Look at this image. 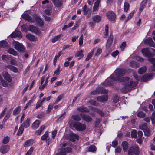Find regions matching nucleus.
Wrapping results in <instances>:
<instances>
[{"label":"nucleus","mask_w":155,"mask_h":155,"mask_svg":"<svg viewBox=\"0 0 155 155\" xmlns=\"http://www.w3.org/2000/svg\"><path fill=\"white\" fill-rule=\"evenodd\" d=\"M126 73L125 69H119L117 70L114 72V74L112 75L107 78L102 84L104 86L112 85L113 81H118L123 83L124 86L121 90L123 92L129 91L131 89L136 86L138 84L137 81H133L129 80L128 77H122Z\"/></svg>","instance_id":"obj_1"},{"label":"nucleus","mask_w":155,"mask_h":155,"mask_svg":"<svg viewBox=\"0 0 155 155\" xmlns=\"http://www.w3.org/2000/svg\"><path fill=\"white\" fill-rule=\"evenodd\" d=\"M68 124L71 127H73L78 131H82L86 129V125L85 124L80 122H74L73 120H69Z\"/></svg>","instance_id":"obj_2"},{"label":"nucleus","mask_w":155,"mask_h":155,"mask_svg":"<svg viewBox=\"0 0 155 155\" xmlns=\"http://www.w3.org/2000/svg\"><path fill=\"white\" fill-rule=\"evenodd\" d=\"M15 48L19 51L24 52L25 51V48L22 44L14 41L13 42Z\"/></svg>","instance_id":"obj_3"},{"label":"nucleus","mask_w":155,"mask_h":155,"mask_svg":"<svg viewBox=\"0 0 155 155\" xmlns=\"http://www.w3.org/2000/svg\"><path fill=\"white\" fill-rule=\"evenodd\" d=\"M108 93V91L101 87H98L95 91L91 92V94L93 95H96L99 94H104Z\"/></svg>","instance_id":"obj_4"},{"label":"nucleus","mask_w":155,"mask_h":155,"mask_svg":"<svg viewBox=\"0 0 155 155\" xmlns=\"http://www.w3.org/2000/svg\"><path fill=\"white\" fill-rule=\"evenodd\" d=\"M107 18L110 21L114 22L116 19V15L112 11H109L106 13Z\"/></svg>","instance_id":"obj_5"},{"label":"nucleus","mask_w":155,"mask_h":155,"mask_svg":"<svg viewBox=\"0 0 155 155\" xmlns=\"http://www.w3.org/2000/svg\"><path fill=\"white\" fill-rule=\"evenodd\" d=\"M151 50H152L150 49V48H143L142 50V52L144 56L149 57L152 56L151 53Z\"/></svg>","instance_id":"obj_6"},{"label":"nucleus","mask_w":155,"mask_h":155,"mask_svg":"<svg viewBox=\"0 0 155 155\" xmlns=\"http://www.w3.org/2000/svg\"><path fill=\"white\" fill-rule=\"evenodd\" d=\"M113 36L112 34L110 35L108 38L106 44V48L107 49H110L112 46V43L113 41Z\"/></svg>","instance_id":"obj_7"},{"label":"nucleus","mask_w":155,"mask_h":155,"mask_svg":"<svg viewBox=\"0 0 155 155\" xmlns=\"http://www.w3.org/2000/svg\"><path fill=\"white\" fill-rule=\"evenodd\" d=\"M80 115L82 119L87 122H90L92 120V118L88 115L82 113Z\"/></svg>","instance_id":"obj_8"},{"label":"nucleus","mask_w":155,"mask_h":155,"mask_svg":"<svg viewBox=\"0 0 155 155\" xmlns=\"http://www.w3.org/2000/svg\"><path fill=\"white\" fill-rule=\"evenodd\" d=\"M28 29L31 32L35 33L37 35L40 33V31L35 26L30 25L28 27Z\"/></svg>","instance_id":"obj_9"},{"label":"nucleus","mask_w":155,"mask_h":155,"mask_svg":"<svg viewBox=\"0 0 155 155\" xmlns=\"http://www.w3.org/2000/svg\"><path fill=\"white\" fill-rule=\"evenodd\" d=\"M10 150V147L7 145L2 147L0 148V151L2 154L7 153Z\"/></svg>","instance_id":"obj_10"},{"label":"nucleus","mask_w":155,"mask_h":155,"mask_svg":"<svg viewBox=\"0 0 155 155\" xmlns=\"http://www.w3.org/2000/svg\"><path fill=\"white\" fill-rule=\"evenodd\" d=\"M152 39L150 37L147 38L144 41L145 44L148 45L150 46L155 47V45L153 43Z\"/></svg>","instance_id":"obj_11"},{"label":"nucleus","mask_w":155,"mask_h":155,"mask_svg":"<svg viewBox=\"0 0 155 155\" xmlns=\"http://www.w3.org/2000/svg\"><path fill=\"white\" fill-rule=\"evenodd\" d=\"M69 140L71 141L74 142L75 139H78L79 136L78 135L73 133H71L69 134Z\"/></svg>","instance_id":"obj_12"},{"label":"nucleus","mask_w":155,"mask_h":155,"mask_svg":"<svg viewBox=\"0 0 155 155\" xmlns=\"http://www.w3.org/2000/svg\"><path fill=\"white\" fill-rule=\"evenodd\" d=\"M154 74L153 73L150 74H145L143 77L142 80L144 82L150 80L152 79L153 77Z\"/></svg>","instance_id":"obj_13"},{"label":"nucleus","mask_w":155,"mask_h":155,"mask_svg":"<svg viewBox=\"0 0 155 155\" xmlns=\"http://www.w3.org/2000/svg\"><path fill=\"white\" fill-rule=\"evenodd\" d=\"M108 98L107 95H103L98 96L97 98V100L99 102H104L106 101Z\"/></svg>","instance_id":"obj_14"},{"label":"nucleus","mask_w":155,"mask_h":155,"mask_svg":"<svg viewBox=\"0 0 155 155\" xmlns=\"http://www.w3.org/2000/svg\"><path fill=\"white\" fill-rule=\"evenodd\" d=\"M11 37L12 38H15V37H21V33L20 31H15L10 35Z\"/></svg>","instance_id":"obj_15"},{"label":"nucleus","mask_w":155,"mask_h":155,"mask_svg":"<svg viewBox=\"0 0 155 155\" xmlns=\"http://www.w3.org/2000/svg\"><path fill=\"white\" fill-rule=\"evenodd\" d=\"M34 143L33 140L31 139H29L25 141L24 144V147H27L32 145Z\"/></svg>","instance_id":"obj_16"},{"label":"nucleus","mask_w":155,"mask_h":155,"mask_svg":"<svg viewBox=\"0 0 155 155\" xmlns=\"http://www.w3.org/2000/svg\"><path fill=\"white\" fill-rule=\"evenodd\" d=\"M130 148H132L133 149L131 150L132 152L135 155H138L139 153V150L138 146H132Z\"/></svg>","instance_id":"obj_17"},{"label":"nucleus","mask_w":155,"mask_h":155,"mask_svg":"<svg viewBox=\"0 0 155 155\" xmlns=\"http://www.w3.org/2000/svg\"><path fill=\"white\" fill-rule=\"evenodd\" d=\"M22 18L25 20L28 21L29 22H31L33 21V20L32 18L28 14H24L22 15Z\"/></svg>","instance_id":"obj_18"},{"label":"nucleus","mask_w":155,"mask_h":155,"mask_svg":"<svg viewBox=\"0 0 155 155\" xmlns=\"http://www.w3.org/2000/svg\"><path fill=\"white\" fill-rule=\"evenodd\" d=\"M55 6L60 7L62 5L61 0H51Z\"/></svg>","instance_id":"obj_19"},{"label":"nucleus","mask_w":155,"mask_h":155,"mask_svg":"<svg viewBox=\"0 0 155 155\" xmlns=\"http://www.w3.org/2000/svg\"><path fill=\"white\" fill-rule=\"evenodd\" d=\"M82 11L84 12V14L86 15L87 14L91 15V10L87 8L86 5H85L82 8Z\"/></svg>","instance_id":"obj_20"},{"label":"nucleus","mask_w":155,"mask_h":155,"mask_svg":"<svg viewBox=\"0 0 155 155\" xmlns=\"http://www.w3.org/2000/svg\"><path fill=\"white\" fill-rule=\"evenodd\" d=\"M96 150V147L94 145H91L86 148V151L87 152H94Z\"/></svg>","instance_id":"obj_21"},{"label":"nucleus","mask_w":155,"mask_h":155,"mask_svg":"<svg viewBox=\"0 0 155 155\" xmlns=\"http://www.w3.org/2000/svg\"><path fill=\"white\" fill-rule=\"evenodd\" d=\"M35 20L37 24L41 27H42L44 23L43 21L38 17H37L35 18Z\"/></svg>","instance_id":"obj_22"},{"label":"nucleus","mask_w":155,"mask_h":155,"mask_svg":"<svg viewBox=\"0 0 155 155\" xmlns=\"http://www.w3.org/2000/svg\"><path fill=\"white\" fill-rule=\"evenodd\" d=\"M77 110L81 112H88L89 111V109L83 106L78 107Z\"/></svg>","instance_id":"obj_23"},{"label":"nucleus","mask_w":155,"mask_h":155,"mask_svg":"<svg viewBox=\"0 0 155 155\" xmlns=\"http://www.w3.org/2000/svg\"><path fill=\"white\" fill-rule=\"evenodd\" d=\"M92 110L97 113L101 116H103L104 115V113L101 109L96 108L93 107L92 108Z\"/></svg>","instance_id":"obj_24"},{"label":"nucleus","mask_w":155,"mask_h":155,"mask_svg":"<svg viewBox=\"0 0 155 155\" xmlns=\"http://www.w3.org/2000/svg\"><path fill=\"white\" fill-rule=\"evenodd\" d=\"M101 19V16L99 15H96L92 17L93 21L96 22H99Z\"/></svg>","instance_id":"obj_25"},{"label":"nucleus","mask_w":155,"mask_h":155,"mask_svg":"<svg viewBox=\"0 0 155 155\" xmlns=\"http://www.w3.org/2000/svg\"><path fill=\"white\" fill-rule=\"evenodd\" d=\"M3 75L4 78L9 82L11 81L12 80L11 78L8 73L6 72L3 73Z\"/></svg>","instance_id":"obj_26"},{"label":"nucleus","mask_w":155,"mask_h":155,"mask_svg":"<svg viewBox=\"0 0 155 155\" xmlns=\"http://www.w3.org/2000/svg\"><path fill=\"white\" fill-rule=\"evenodd\" d=\"M7 68L14 72H17L18 71V68L15 66L11 65H8L7 66Z\"/></svg>","instance_id":"obj_27"},{"label":"nucleus","mask_w":155,"mask_h":155,"mask_svg":"<svg viewBox=\"0 0 155 155\" xmlns=\"http://www.w3.org/2000/svg\"><path fill=\"white\" fill-rule=\"evenodd\" d=\"M122 145L123 146L124 151L126 152L128 148V143L126 141H124L122 143Z\"/></svg>","instance_id":"obj_28"},{"label":"nucleus","mask_w":155,"mask_h":155,"mask_svg":"<svg viewBox=\"0 0 155 155\" xmlns=\"http://www.w3.org/2000/svg\"><path fill=\"white\" fill-rule=\"evenodd\" d=\"M45 128V126L44 125L41 126L38 130H37L35 132V134L37 135H40Z\"/></svg>","instance_id":"obj_29"},{"label":"nucleus","mask_w":155,"mask_h":155,"mask_svg":"<svg viewBox=\"0 0 155 155\" xmlns=\"http://www.w3.org/2000/svg\"><path fill=\"white\" fill-rule=\"evenodd\" d=\"M26 38L31 41H34L36 40L35 37L32 34H28L27 35Z\"/></svg>","instance_id":"obj_30"},{"label":"nucleus","mask_w":155,"mask_h":155,"mask_svg":"<svg viewBox=\"0 0 155 155\" xmlns=\"http://www.w3.org/2000/svg\"><path fill=\"white\" fill-rule=\"evenodd\" d=\"M147 1V0H143L141 3L140 8V11L143 10L145 7Z\"/></svg>","instance_id":"obj_31"},{"label":"nucleus","mask_w":155,"mask_h":155,"mask_svg":"<svg viewBox=\"0 0 155 155\" xmlns=\"http://www.w3.org/2000/svg\"><path fill=\"white\" fill-rule=\"evenodd\" d=\"M40 123L38 120L35 121L32 124V127L33 129H36L39 126Z\"/></svg>","instance_id":"obj_32"},{"label":"nucleus","mask_w":155,"mask_h":155,"mask_svg":"<svg viewBox=\"0 0 155 155\" xmlns=\"http://www.w3.org/2000/svg\"><path fill=\"white\" fill-rule=\"evenodd\" d=\"M30 120L29 119L27 118L26 120V121L23 123L21 126L25 128L28 127L30 125Z\"/></svg>","instance_id":"obj_33"},{"label":"nucleus","mask_w":155,"mask_h":155,"mask_svg":"<svg viewBox=\"0 0 155 155\" xmlns=\"http://www.w3.org/2000/svg\"><path fill=\"white\" fill-rule=\"evenodd\" d=\"M0 47L2 48L8 47L7 42L5 41H1L0 42Z\"/></svg>","instance_id":"obj_34"},{"label":"nucleus","mask_w":155,"mask_h":155,"mask_svg":"<svg viewBox=\"0 0 155 155\" xmlns=\"http://www.w3.org/2000/svg\"><path fill=\"white\" fill-rule=\"evenodd\" d=\"M147 68L145 66H143L139 69L138 73L140 74H142L145 73Z\"/></svg>","instance_id":"obj_35"},{"label":"nucleus","mask_w":155,"mask_h":155,"mask_svg":"<svg viewBox=\"0 0 155 155\" xmlns=\"http://www.w3.org/2000/svg\"><path fill=\"white\" fill-rule=\"evenodd\" d=\"M75 56L79 57L80 59L83 57V55L82 54V50H81L80 51H77L75 54Z\"/></svg>","instance_id":"obj_36"},{"label":"nucleus","mask_w":155,"mask_h":155,"mask_svg":"<svg viewBox=\"0 0 155 155\" xmlns=\"http://www.w3.org/2000/svg\"><path fill=\"white\" fill-rule=\"evenodd\" d=\"M8 52L14 56H16L17 55V52L13 49H9L8 50Z\"/></svg>","instance_id":"obj_37"},{"label":"nucleus","mask_w":155,"mask_h":155,"mask_svg":"<svg viewBox=\"0 0 155 155\" xmlns=\"http://www.w3.org/2000/svg\"><path fill=\"white\" fill-rule=\"evenodd\" d=\"M21 110V108L20 107H18L16 108H15L13 110V114L14 115H16L18 114Z\"/></svg>","instance_id":"obj_38"},{"label":"nucleus","mask_w":155,"mask_h":155,"mask_svg":"<svg viewBox=\"0 0 155 155\" xmlns=\"http://www.w3.org/2000/svg\"><path fill=\"white\" fill-rule=\"evenodd\" d=\"M72 118L74 120L78 121L81 120V118L78 115H73L72 116Z\"/></svg>","instance_id":"obj_39"},{"label":"nucleus","mask_w":155,"mask_h":155,"mask_svg":"<svg viewBox=\"0 0 155 155\" xmlns=\"http://www.w3.org/2000/svg\"><path fill=\"white\" fill-rule=\"evenodd\" d=\"M62 34H61L59 35H58L57 36H55L52 39V41L53 43H54L57 41L58 39L61 37L62 36Z\"/></svg>","instance_id":"obj_40"},{"label":"nucleus","mask_w":155,"mask_h":155,"mask_svg":"<svg viewBox=\"0 0 155 155\" xmlns=\"http://www.w3.org/2000/svg\"><path fill=\"white\" fill-rule=\"evenodd\" d=\"M99 4H98V3L97 2H95L94 3V6L93 8V12H94L95 11H96L97 10L99 6Z\"/></svg>","instance_id":"obj_41"},{"label":"nucleus","mask_w":155,"mask_h":155,"mask_svg":"<svg viewBox=\"0 0 155 155\" xmlns=\"http://www.w3.org/2000/svg\"><path fill=\"white\" fill-rule=\"evenodd\" d=\"M140 128L144 131L148 128L147 126V124L146 123H145L142 124L140 126Z\"/></svg>","instance_id":"obj_42"},{"label":"nucleus","mask_w":155,"mask_h":155,"mask_svg":"<svg viewBox=\"0 0 155 155\" xmlns=\"http://www.w3.org/2000/svg\"><path fill=\"white\" fill-rule=\"evenodd\" d=\"M137 116L140 118H144L145 116V114L143 112L140 111L137 113Z\"/></svg>","instance_id":"obj_43"},{"label":"nucleus","mask_w":155,"mask_h":155,"mask_svg":"<svg viewBox=\"0 0 155 155\" xmlns=\"http://www.w3.org/2000/svg\"><path fill=\"white\" fill-rule=\"evenodd\" d=\"M95 49V48H94L92 51L89 53L88 54L87 56L85 59V60L86 61H88L89 60V59L92 57L93 53Z\"/></svg>","instance_id":"obj_44"},{"label":"nucleus","mask_w":155,"mask_h":155,"mask_svg":"<svg viewBox=\"0 0 155 155\" xmlns=\"http://www.w3.org/2000/svg\"><path fill=\"white\" fill-rule=\"evenodd\" d=\"M61 71L60 69V67L59 66L57 68V69L55 71L54 74V76H57L59 75L60 73V72Z\"/></svg>","instance_id":"obj_45"},{"label":"nucleus","mask_w":155,"mask_h":155,"mask_svg":"<svg viewBox=\"0 0 155 155\" xmlns=\"http://www.w3.org/2000/svg\"><path fill=\"white\" fill-rule=\"evenodd\" d=\"M134 14V11H133L128 15V17H127V20H126V21H128L129 20L131 19L133 16Z\"/></svg>","instance_id":"obj_46"},{"label":"nucleus","mask_w":155,"mask_h":155,"mask_svg":"<svg viewBox=\"0 0 155 155\" xmlns=\"http://www.w3.org/2000/svg\"><path fill=\"white\" fill-rule=\"evenodd\" d=\"M129 7V5L128 3L127 2H125L124 3V11L125 12H127Z\"/></svg>","instance_id":"obj_47"},{"label":"nucleus","mask_w":155,"mask_h":155,"mask_svg":"<svg viewBox=\"0 0 155 155\" xmlns=\"http://www.w3.org/2000/svg\"><path fill=\"white\" fill-rule=\"evenodd\" d=\"M9 140V137L8 136L5 137L3 140V143L4 144H6L8 142Z\"/></svg>","instance_id":"obj_48"},{"label":"nucleus","mask_w":155,"mask_h":155,"mask_svg":"<svg viewBox=\"0 0 155 155\" xmlns=\"http://www.w3.org/2000/svg\"><path fill=\"white\" fill-rule=\"evenodd\" d=\"M64 95L63 94H62L58 96L55 101V103H58L62 98Z\"/></svg>","instance_id":"obj_49"},{"label":"nucleus","mask_w":155,"mask_h":155,"mask_svg":"<svg viewBox=\"0 0 155 155\" xmlns=\"http://www.w3.org/2000/svg\"><path fill=\"white\" fill-rule=\"evenodd\" d=\"M108 25H106L105 27V32L104 33V36L105 38L107 37L108 34Z\"/></svg>","instance_id":"obj_50"},{"label":"nucleus","mask_w":155,"mask_h":155,"mask_svg":"<svg viewBox=\"0 0 155 155\" xmlns=\"http://www.w3.org/2000/svg\"><path fill=\"white\" fill-rule=\"evenodd\" d=\"M48 134L47 132H46L44 135H42L41 137V140H45L48 137Z\"/></svg>","instance_id":"obj_51"},{"label":"nucleus","mask_w":155,"mask_h":155,"mask_svg":"<svg viewBox=\"0 0 155 155\" xmlns=\"http://www.w3.org/2000/svg\"><path fill=\"white\" fill-rule=\"evenodd\" d=\"M112 100H113V102L114 103H117L119 101V97L115 95L114 96Z\"/></svg>","instance_id":"obj_52"},{"label":"nucleus","mask_w":155,"mask_h":155,"mask_svg":"<svg viewBox=\"0 0 155 155\" xmlns=\"http://www.w3.org/2000/svg\"><path fill=\"white\" fill-rule=\"evenodd\" d=\"M24 130V128L22 126H21L17 132V134L18 135H21L22 133Z\"/></svg>","instance_id":"obj_53"},{"label":"nucleus","mask_w":155,"mask_h":155,"mask_svg":"<svg viewBox=\"0 0 155 155\" xmlns=\"http://www.w3.org/2000/svg\"><path fill=\"white\" fill-rule=\"evenodd\" d=\"M151 121L153 124H155V112H153L152 114V116L151 117Z\"/></svg>","instance_id":"obj_54"},{"label":"nucleus","mask_w":155,"mask_h":155,"mask_svg":"<svg viewBox=\"0 0 155 155\" xmlns=\"http://www.w3.org/2000/svg\"><path fill=\"white\" fill-rule=\"evenodd\" d=\"M1 84L4 87H6L8 85V84L7 81L4 80H2L1 81Z\"/></svg>","instance_id":"obj_55"},{"label":"nucleus","mask_w":155,"mask_h":155,"mask_svg":"<svg viewBox=\"0 0 155 155\" xmlns=\"http://www.w3.org/2000/svg\"><path fill=\"white\" fill-rule=\"evenodd\" d=\"M102 52V49L100 48H98L97 49L95 55V56L99 55Z\"/></svg>","instance_id":"obj_56"},{"label":"nucleus","mask_w":155,"mask_h":155,"mask_svg":"<svg viewBox=\"0 0 155 155\" xmlns=\"http://www.w3.org/2000/svg\"><path fill=\"white\" fill-rule=\"evenodd\" d=\"M130 65L131 67L134 68H137L139 67V66L138 64L133 62H130Z\"/></svg>","instance_id":"obj_57"},{"label":"nucleus","mask_w":155,"mask_h":155,"mask_svg":"<svg viewBox=\"0 0 155 155\" xmlns=\"http://www.w3.org/2000/svg\"><path fill=\"white\" fill-rule=\"evenodd\" d=\"M33 147H31L30 149L27 151L26 154V155H30L33 152Z\"/></svg>","instance_id":"obj_58"},{"label":"nucleus","mask_w":155,"mask_h":155,"mask_svg":"<svg viewBox=\"0 0 155 155\" xmlns=\"http://www.w3.org/2000/svg\"><path fill=\"white\" fill-rule=\"evenodd\" d=\"M131 136L132 137L136 138L137 136V131L136 130H134L131 132Z\"/></svg>","instance_id":"obj_59"},{"label":"nucleus","mask_w":155,"mask_h":155,"mask_svg":"<svg viewBox=\"0 0 155 155\" xmlns=\"http://www.w3.org/2000/svg\"><path fill=\"white\" fill-rule=\"evenodd\" d=\"M148 60L151 62L153 65L155 64V58H148Z\"/></svg>","instance_id":"obj_60"},{"label":"nucleus","mask_w":155,"mask_h":155,"mask_svg":"<svg viewBox=\"0 0 155 155\" xmlns=\"http://www.w3.org/2000/svg\"><path fill=\"white\" fill-rule=\"evenodd\" d=\"M83 34L82 35L79 39V44L81 46L83 44Z\"/></svg>","instance_id":"obj_61"},{"label":"nucleus","mask_w":155,"mask_h":155,"mask_svg":"<svg viewBox=\"0 0 155 155\" xmlns=\"http://www.w3.org/2000/svg\"><path fill=\"white\" fill-rule=\"evenodd\" d=\"M150 131L149 129L148 128L145 130H144L143 132L145 135L149 136L150 134Z\"/></svg>","instance_id":"obj_62"},{"label":"nucleus","mask_w":155,"mask_h":155,"mask_svg":"<svg viewBox=\"0 0 155 155\" xmlns=\"http://www.w3.org/2000/svg\"><path fill=\"white\" fill-rule=\"evenodd\" d=\"M136 58L137 60L139 61L140 62H142L144 60V59L143 58H141L138 56L136 57Z\"/></svg>","instance_id":"obj_63"},{"label":"nucleus","mask_w":155,"mask_h":155,"mask_svg":"<svg viewBox=\"0 0 155 155\" xmlns=\"http://www.w3.org/2000/svg\"><path fill=\"white\" fill-rule=\"evenodd\" d=\"M119 54V52L117 50L114 51L112 53L111 55L113 57H116Z\"/></svg>","instance_id":"obj_64"}]
</instances>
